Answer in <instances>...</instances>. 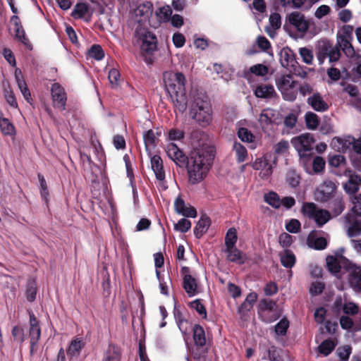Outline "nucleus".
Instances as JSON below:
<instances>
[{
    "mask_svg": "<svg viewBox=\"0 0 361 361\" xmlns=\"http://www.w3.org/2000/svg\"><path fill=\"white\" fill-rule=\"evenodd\" d=\"M314 142L313 135L310 133L302 134L293 137L291 140V144L298 152L300 157H306L310 154L313 149Z\"/></svg>",
    "mask_w": 361,
    "mask_h": 361,
    "instance_id": "nucleus-9",
    "label": "nucleus"
},
{
    "mask_svg": "<svg viewBox=\"0 0 361 361\" xmlns=\"http://www.w3.org/2000/svg\"><path fill=\"white\" fill-rule=\"evenodd\" d=\"M289 327V322L286 318H283L274 326V332L277 336H285Z\"/></svg>",
    "mask_w": 361,
    "mask_h": 361,
    "instance_id": "nucleus-46",
    "label": "nucleus"
},
{
    "mask_svg": "<svg viewBox=\"0 0 361 361\" xmlns=\"http://www.w3.org/2000/svg\"><path fill=\"white\" fill-rule=\"evenodd\" d=\"M344 175L349 176L348 181L344 185V189L346 192L353 194L355 193L359 189V185L361 182V178L359 176L352 174L351 171L345 169Z\"/></svg>",
    "mask_w": 361,
    "mask_h": 361,
    "instance_id": "nucleus-19",
    "label": "nucleus"
},
{
    "mask_svg": "<svg viewBox=\"0 0 361 361\" xmlns=\"http://www.w3.org/2000/svg\"><path fill=\"white\" fill-rule=\"evenodd\" d=\"M300 222L293 219L286 224V228L290 233H296L300 231Z\"/></svg>",
    "mask_w": 361,
    "mask_h": 361,
    "instance_id": "nucleus-63",
    "label": "nucleus"
},
{
    "mask_svg": "<svg viewBox=\"0 0 361 361\" xmlns=\"http://www.w3.org/2000/svg\"><path fill=\"white\" fill-rule=\"evenodd\" d=\"M324 53L327 54L330 62L337 61L341 56L339 49L332 47L329 43H324Z\"/></svg>",
    "mask_w": 361,
    "mask_h": 361,
    "instance_id": "nucleus-38",
    "label": "nucleus"
},
{
    "mask_svg": "<svg viewBox=\"0 0 361 361\" xmlns=\"http://www.w3.org/2000/svg\"><path fill=\"white\" fill-rule=\"evenodd\" d=\"M286 182L292 188H295L300 183V176L293 171H290L286 175Z\"/></svg>",
    "mask_w": 361,
    "mask_h": 361,
    "instance_id": "nucleus-55",
    "label": "nucleus"
},
{
    "mask_svg": "<svg viewBox=\"0 0 361 361\" xmlns=\"http://www.w3.org/2000/svg\"><path fill=\"white\" fill-rule=\"evenodd\" d=\"M88 54L90 57L96 60H102L104 56V53L102 48L97 44L93 45L88 51Z\"/></svg>",
    "mask_w": 361,
    "mask_h": 361,
    "instance_id": "nucleus-50",
    "label": "nucleus"
},
{
    "mask_svg": "<svg viewBox=\"0 0 361 361\" xmlns=\"http://www.w3.org/2000/svg\"><path fill=\"white\" fill-rule=\"evenodd\" d=\"M269 68L263 64H256L250 67L249 71L245 73V78L250 80L251 75L254 74L257 76H264L268 73Z\"/></svg>",
    "mask_w": 361,
    "mask_h": 361,
    "instance_id": "nucleus-34",
    "label": "nucleus"
},
{
    "mask_svg": "<svg viewBox=\"0 0 361 361\" xmlns=\"http://www.w3.org/2000/svg\"><path fill=\"white\" fill-rule=\"evenodd\" d=\"M255 95L261 99H272L276 95L274 86L271 84H260L254 90Z\"/></svg>",
    "mask_w": 361,
    "mask_h": 361,
    "instance_id": "nucleus-18",
    "label": "nucleus"
},
{
    "mask_svg": "<svg viewBox=\"0 0 361 361\" xmlns=\"http://www.w3.org/2000/svg\"><path fill=\"white\" fill-rule=\"evenodd\" d=\"M12 336L15 341L22 343L25 341V334L23 328L20 326H14L12 329Z\"/></svg>",
    "mask_w": 361,
    "mask_h": 361,
    "instance_id": "nucleus-61",
    "label": "nucleus"
},
{
    "mask_svg": "<svg viewBox=\"0 0 361 361\" xmlns=\"http://www.w3.org/2000/svg\"><path fill=\"white\" fill-rule=\"evenodd\" d=\"M307 244L309 247L315 250H324L327 245L326 238L323 237H317L315 234L310 233L307 238Z\"/></svg>",
    "mask_w": 361,
    "mask_h": 361,
    "instance_id": "nucleus-31",
    "label": "nucleus"
},
{
    "mask_svg": "<svg viewBox=\"0 0 361 361\" xmlns=\"http://www.w3.org/2000/svg\"><path fill=\"white\" fill-rule=\"evenodd\" d=\"M268 311H280L276 302L270 300H264L260 302L259 312L267 317Z\"/></svg>",
    "mask_w": 361,
    "mask_h": 361,
    "instance_id": "nucleus-39",
    "label": "nucleus"
},
{
    "mask_svg": "<svg viewBox=\"0 0 361 361\" xmlns=\"http://www.w3.org/2000/svg\"><path fill=\"white\" fill-rule=\"evenodd\" d=\"M237 231L235 228H231L228 230L225 237L226 248L235 247L237 242Z\"/></svg>",
    "mask_w": 361,
    "mask_h": 361,
    "instance_id": "nucleus-42",
    "label": "nucleus"
},
{
    "mask_svg": "<svg viewBox=\"0 0 361 361\" xmlns=\"http://www.w3.org/2000/svg\"><path fill=\"white\" fill-rule=\"evenodd\" d=\"M108 78L109 82L113 87H116L118 85L120 73L117 69L111 68L109 72Z\"/></svg>",
    "mask_w": 361,
    "mask_h": 361,
    "instance_id": "nucleus-58",
    "label": "nucleus"
},
{
    "mask_svg": "<svg viewBox=\"0 0 361 361\" xmlns=\"http://www.w3.org/2000/svg\"><path fill=\"white\" fill-rule=\"evenodd\" d=\"M289 24L300 34L304 35L308 31L311 20L304 14L298 11L290 13L287 16Z\"/></svg>",
    "mask_w": 361,
    "mask_h": 361,
    "instance_id": "nucleus-10",
    "label": "nucleus"
},
{
    "mask_svg": "<svg viewBox=\"0 0 361 361\" xmlns=\"http://www.w3.org/2000/svg\"><path fill=\"white\" fill-rule=\"evenodd\" d=\"M280 62L283 67L293 66L295 58L293 51L288 48H283L280 52Z\"/></svg>",
    "mask_w": 361,
    "mask_h": 361,
    "instance_id": "nucleus-27",
    "label": "nucleus"
},
{
    "mask_svg": "<svg viewBox=\"0 0 361 361\" xmlns=\"http://www.w3.org/2000/svg\"><path fill=\"white\" fill-rule=\"evenodd\" d=\"M299 54L302 61L307 64H311L313 60L312 51L306 47H302L299 49Z\"/></svg>",
    "mask_w": 361,
    "mask_h": 361,
    "instance_id": "nucleus-54",
    "label": "nucleus"
},
{
    "mask_svg": "<svg viewBox=\"0 0 361 361\" xmlns=\"http://www.w3.org/2000/svg\"><path fill=\"white\" fill-rule=\"evenodd\" d=\"M259 317L266 323H271L279 318L280 311H268L267 317L262 315V312H259Z\"/></svg>",
    "mask_w": 361,
    "mask_h": 361,
    "instance_id": "nucleus-59",
    "label": "nucleus"
},
{
    "mask_svg": "<svg viewBox=\"0 0 361 361\" xmlns=\"http://www.w3.org/2000/svg\"><path fill=\"white\" fill-rule=\"evenodd\" d=\"M165 151L169 159L173 160L176 164H184L185 156L179 147L173 142H169L166 145Z\"/></svg>",
    "mask_w": 361,
    "mask_h": 361,
    "instance_id": "nucleus-16",
    "label": "nucleus"
},
{
    "mask_svg": "<svg viewBox=\"0 0 361 361\" xmlns=\"http://www.w3.org/2000/svg\"><path fill=\"white\" fill-rule=\"evenodd\" d=\"M85 343L82 338H75L73 339L67 349L68 356L71 358L79 356L81 350L85 346Z\"/></svg>",
    "mask_w": 361,
    "mask_h": 361,
    "instance_id": "nucleus-25",
    "label": "nucleus"
},
{
    "mask_svg": "<svg viewBox=\"0 0 361 361\" xmlns=\"http://www.w3.org/2000/svg\"><path fill=\"white\" fill-rule=\"evenodd\" d=\"M302 212L309 219L314 220L319 227L324 226L331 218L329 211L318 207L312 202L304 203L302 207Z\"/></svg>",
    "mask_w": 361,
    "mask_h": 361,
    "instance_id": "nucleus-6",
    "label": "nucleus"
},
{
    "mask_svg": "<svg viewBox=\"0 0 361 361\" xmlns=\"http://www.w3.org/2000/svg\"><path fill=\"white\" fill-rule=\"evenodd\" d=\"M14 25V32L16 33V38L21 42L25 45L28 44V39L25 37V31L20 24V19L17 16H13L11 19Z\"/></svg>",
    "mask_w": 361,
    "mask_h": 361,
    "instance_id": "nucleus-24",
    "label": "nucleus"
},
{
    "mask_svg": "<svg viewBox=\"0 0 361 361\" xmlns=\"http://www.w3.org/2000/svg\"><path fill=\"white\" fill-rule=\"evenodd\" d=\"M29 316V338L30 339V353L32 355L37 350V343L41 336V328L34 313L30 312Z\"/></svg>",
    "mask_w": 361,
    "mask_h": 361,
    "instance_id": "nucleus-11",
    "label": "nucleus"
},
{
    "mask_svg": "<svg viewBox=\"0 0 361 361\" xmlns=\"http://www.w3.org/2000/svg\"><path fill=\"white\" fill-rule=\"evenodd\" d=\"M226 259L232 262L243 264L245 260V255L235 247L226 248Z\"/></svg>",
    "mask_w": 361,
    "mask_h": 361,
    "instance_id": "nucleus-26",
    "label": "nucleus"
},
{
    "mask_svg": "<svg viewBox=\"0 0 361 361\" xmlns=\"http://www.w3.org/2000/svg\"><path fill=\"white\" fill-rule=\"evenodd\" d=\"M163 80L166 92L169 93L176 110L180 113L185 111L188 99L185 94V78L181 73L166 71Z\"/></svg>",
    "mask_w": 361,
    "mask_h": 361,
    "instance_id": "nucleus-2",
    "label": "nucleus"
},
{
    "mask_svg": "<svg viewBox=\"0 0 361 361\" xmlns=\"http://www.w3.org/2000/svg\"><path fill=\"white\" fill-rule=\"evenodd\" d=\"M257 295L255 293H250L247 295L240 308L244 310H250L252 307L255 301L257 300Z\"/></svg>",
    "mask_w": 361,
    "mask_h": 361,
    "instance_id": "nucleus-51",
    "label": "nucleus"
},
{
    "mask_svg": "<svg viewBox=\"0 0 361 361\" xmlns=\"http://www.w3.org/2000/svg\"><path fill=\"white\" fill-rule=\"evenodd\" d=\"M307 104L316 111L324 112L328 110L329 105L319 92H314L307 98Z\"/></svg>",
    "mask_w": 361,
    "mask_h": 361,
    "instance_id": "nucleus-17",
    "label": "nucleus"
},
{
    "mask_svg": "<svg viewBox=\"0 0 361 361\" xmlns=\"http://www.w3.org/2000/svg\"><path fill=\"white\" fill-rule=\"evenodd\" d=\"M51 92L54 107L64 110L67 100L64 88L59 83H54L51 87Z\"/></svg>",
    "mask_w": 361,
    "mask_h": 361,
    "instance_id": "nucleus-13",
    "label": "nucleus"
},
{
    "mask_svg": "<svg viewBox=\"0 0 361 361\" xmlns=\"http://www.w3.org/2000/svg\"><path fill=\"white\" fill-rule=\"evenodd\" d=\"M277 158L273 154H266L257 158L252 164V167L259 171V176L262 179H268L273 173L274 168L276 166Z\"/></svg>",
    "mask_w": 361,
    "mask_h": 361,
    "instance_id": "nucleus-7",
    "label": "nucleus"
},
{
    "mask_svg": "<svg viewBox=\"0 0 361 361\" xmlns=\"http://www.w3.org/2000/svg\"><path fill=\"white\" fill-rule=\"evenodd\" d=\"M0 129L4 135L13 137L16 135V128L13 123L0 114Z\"/></svg>",
    "mask_w": 361,
    "mask_h": 361,
    "instance_id": "nucleus-33",
    "label": "nucleus"
},
{
    "mask_svg": "<svg viewBox=\"0 0 361 361\" xmlns=\"http://www.w3.org/2000/svg\"><path fill=\"white\" fill-rule=\"evenodd\" d=\"M348 280L354 290L361 292V267L351 266L348 270Z\"/></svg>",
    "mask_w": 361,
    "mask_h": 361,
    "instance_id": "nucleus-15",
    "label": "nucleus"
},
{
    "mask_svg": "<svg viewBox=\"0 0 361 361\" xmlns=\"http://www.w3.org/2000/svg\"><path fill=\"white\" fill-rule=\"evenodd\" d=\"M264 201L274 208H279L281 205L279 195L274 192H270L264 195Z\"/></svg>",
    "mask_w": 361,
    "mask_h": 361,
    "instance_id": "nucleus-44",
    "label": "nucleus"
},
{
    "mask_svg": "<svg viewBox=\"0 0 361 361\" xmlns=\"http://www.w3.org/2000/svg\"><path fill=\"white\" fill-rule=\"evenodd\" d=\"M191 227V222L186 219H180L176 224H175V229L181 233L187 232Z\"/></svg>",
    "mask_w": 361,
    "mask_h": 361,
    "instance_id": "nucleus-60",
    "label": "nucleus"
},
{
    "mask_svg": "<svg viewBox=\"0 0 361 361\" xmlns=\"http://www.w3.org/2000/svg\"><path fill=\"white\" fill-rule=\"evenodd\" d=\"M190 306L191 308L195 310L197 312V313L203 318L207 317L206 309L200 300H195L191 302Z\"/></svg>",
    "mask_w": 361,
    "mask_h": 361,
    "instance_id": "nucleus-57",
    "label": "nucleus"
},
{
    "mask_svg": "<svg viewBox=\"0 0 361 361\" xmlns=\"http://www.w3.org/2000/svg\"><path fill=\"white\" fill-rule=\"evenodd\" d=\"M27 299L32 302L35 299L36 297V284L34 281H30L27 284L26 290Z\"/></svg>",
    "mask_w": 361,
    "mask_h": 361,
    "instance_id": "nucleus-64",
    "label": "nucleus"
},
{
    "mask_svg": "<svg viewBox=\"0 0 361 361\" xmlns=\"http://www.w3.org/2000/svg\"><path fill=\"white\" fill-rule=\"evenodd\" d=\"M352 39H353L337 37V45L348 57H352L355 54L354 49L351 44Z\"/></svg>",
    "mask_w": 361,
    "mask_h": 361,
    "instance_id": "nucleus-30",
    "label": "nucleus"
},
{
    "mask_svg": "<svg viewBox=\"0 0 361 361\" xmlns=\"http://www.w3.org/2000/svg\"><path fill=\"white\" fill-rule=\"evenodd\" d=\"M172 9L169 6H164L163 7L159 8L158 11L157 12V15L159 19V20L162 22H169L171 17Z\"/></svg>",
    "mask_w": 361,
    "mask_h": 361,
    "instance_id": "nucleus-47",
    "label": "nucleus"
},
{
    "mask_svg": "<svg viewBox=\"0 0 361 361\" xmlns=\"http://www.w3.org/2000/svg\"><path fill=\"white\" fill-rule=\"evenodd\" d=\"M133 42L145 54H152L157 48L155 35L147 29L140 26L135 30Z\"/></svg>",
    "mask_w": 361,
    "mask_h": 361,
    "instance_id": "nucleus-4",
    "label": "nucleus"
},
{
    "mask_svg": "<svg viewBox=\"0 0 361 361\" xmlns=\"http://www.w3.org/2000/svg\"><path fill=\"white\" fill-rule=\"evenodd\" d=\"M214 157V147L209 145H202L191 152L187 164L190 183H199L206 178Z\"/></svg>",
    "mask_w": 361,
    "mask_h": 361,
    "instance_id": "nucleus-1",
    "label": "nucleus"
},
{
    "mask_svg": "<svg viewBox=\"0 0 361 361\" xmlns=\"http://www.w3.org/2000/svg\"><path fill=\"white\" fill-rule=\"evenodd\" d=\"M335 183L329 180H324L314 192L315 199L320 202L327 201L336 190Z\"/></svg>",
    "mask_w": 361,
    "mask_h": 361,
    "instance_id": "nucleus-14",
    "label": "nucleus"
},
{
    "mask_svg": "<svg viewBox=\"0 0 361 361\" xmlns=\"http://www.w3.org/2000/svg\"><path fill=\"white\" fill-rule=\"evenodd\" d=\"M120 351L114 345H109L104 357V361H119Z\"/></svg>",
    "mask_w": 361,
    "mask_h": 361,
    "instance_id": "nucleus-43",
    "label": "nucleus"
},
{
    "mask_svg": "<svg viewBox=\"0 0 361 361\" xmlns=\"http://www.w3.org/2000/svg\"><path fill=\"white\" fill-rule=\"evenodd\" d=\"M334 348L335 344L332 341L325 340L319 346V350L322 354L326 356L331 353Z\"/></svg>",
    "mask_w": 361,
    "mask_h": 361,
    "instance_id": "nucleus-49",
    "label": "nucleus"
},
{
    "mask_svg": "<svg viewBox=\"0 0 361 361\" xmlns=\"http://www.w3.org/2000/svg\"><path fill=\"white\" fill-rule=\"evenodd\" d=\"M15 78L19 90H20L23 97L27 102L31 99L30 92L27 87L26 82L23 77L22 73L20 69H16Z\"/></svg>",
    "mask_w": 361,
    "mask_h": 361,
    "instance_id": "nucleus-23",
    "label": "nucleus"
},
{
    "mask_svg": "<svg viewBox=\"0 0 361 361\" xmlns=\"http://www.w3.org/2000/svg\"><path fill=\"white\" fill-rule=\"evenodd\" d=\"M193 338L196 345L203 346L206 343L205 334L203 328L200 325L193 327Z\"/></svg>",
    "mask_w": 361,
    "mask_h": 361,
    "instance_id": "nucleus-37",
    "label": "nucleus"
},
{
    "mask_svg": "<svg viewBox=\"0 0 361 361\" xmlns=\"http://www.w3.org/2000/svg\"><path fill=\"white\" fill-rule=\"evenodd\" d=\"M354 27L353 25H343L340 32H338L337 37L353 39V32Z\"/></svg>",
    "mask_w": 361,
    "mask_h": 361,
    "instance_id": "nucleus-62",
    "label": "nucleus"
},
{
    "mask_svg": "<svg viewBox=\"0 0 361 361\" xmlns=\"http://www.w3.org/2000/svg\"><path fill=\"white\" fill-rule=\"evenodd\" d=\"M281 262L283 266L291 268L295 263V257L291 251L286 250L281 254Z\"/></svg>",
    "mask_w": 361,
    "mask_h": 361,
    "instance_id": "nucleus-40",
    "label": "nucleus"
},
{
    "mask_svg": "<svg viewBox=\"0 0 361 361\" xmlns=\"http://www.w3.org/2000/svg\"><path fill=\"white\" fill-rule=\"evenodd\" d=\"M336 256H328L326 257V264L329 271L337 278L340 277V260L343 259L341 254L336 253Z\"/></svg>",
    "mask_w": 361,
    "mask_h": 361,
    "instance_id": "nucleus-21",
    "label": "nucleus"
},
{
    "mask_svg": "<svg viewBox=\"0 0 361 361\" xmlns=\"http://www.w3.org/2000/svg\"><path fill=\"white\" fill-rule=\"evenodd\" d=\"M330 145L334 150L340 152H346L351 148L355 152H361V139L355 140L350 135L345 137H336L331 140Z\"/></svg>",
    "mask_w": 361,
    "mask_h": 361,
    "instance_id": "nucleus-8",
    "label": "nucleus"
},
{
    "mask_svg": "<svg viewBox=\"0 0 361 361\" xmlns=\"http://www.w3.org/2000/svg\"><path fill=\"white\" fill-rule=\"evenodd\" d=\"M233 151L235 153L238 162L245 161L247 158V151L246 148L240 142H235L233 145Z\"/></svg>",
    "mask_w": 361,
    "mask_h": 361,
    "instance_id": "nucleus-35",
    "label": "nucleus"
},
{
    "mask_svg": "<svg viewBox=\"0 0 361 361\" xmlns=\"http://www.w3.org/2000/svg\"><path fill=\"white\" fill-rule=\"evenodd\" d=\"M238 137L243 142H252L254 139V135L247 128H240L238 131Z\"/></svg>",
    "mask_w": 361,
    "mask_h": 361,
    "instance_id": "nucleus-56",
    "label": "nucleus"
},
{
    "mask_svg": "<svg viewBox=\"0 0 361 361\" xmlns=\"http://www.w3.org/2000/svg\"><path fill=\"white\" fill-rule=\"evenodd\" d=\"M210 219L206 215H202L198 221L194 229V233L197 238H200L206 233L210 226Z\"/></svg>",
    "mask_w": 361,
    "mask_h": 361,
    "instance_id": "nucleus-28",
    "label": "nucleus"
},
{
    "mask_svg": "<svg viewBox=\"0 0 361 361\" xmlns=\"http://www.w3.org/2000/svg\"><path fill=\"white\" fill-rule=\"evenodd\" d=\"M190 114L202 126H206L212 121V107L207 99L199 97L194 99L190 105Z\"/></svg>",
    "mask_w": 361,
    "mask_h": 361,
    "instance_id": "nucleus-3",
    "label": "nucleus"
},
{
    "mask_svg": "<svg viewBox=\"0 0 361 361\" xmlns=\"http://www.w3.org/2000/svg\"><path fill=\"white\" fill-rule=\"evenodd\" d=\"M345 227L349 237L357 236L361 234V227H360L357 220L350 214L345 216Z\"/></svg>",
    "mask_w": 361,
    "mask_h": 361,
    "instance_id": "nucleus-20",
    "label": "nucleus"
},
{
    "mask_svg": "<svg viewBox=\"0 0 361 361\" xmlns=\"http://www.w3.org/2000/svg\"><path fill=\"white\" fill-rule=\"evenodd\" d=\"M274 113L272 110L265 109L259 115V122L263 129H267L272 123Z\"/></svg>",
    "mask_w": 361,
    "mask_h": 361,
    "instance_id": "nucleus-36",
    "label": "nucleus"
},
{
    "mask_svg": "<svg viewBox=\"0 0 361 361\" xmlns=\"http://www.w3.org/2000/svg\"><path fill=\"white\" fill-rule=\"evenodd\" d=\"M174 317L180 331L182 334H186L190 329L189 322L183 318L182 314L178 310L174 312Z\"/></svg>",
    "mask_w": 361,
    "mask_h": 361,
    "instance_id": "nucleus-41",
    "label": "nucleus"
},
{
    "mask_svg": "<svg viewBox=\"0 0 361 361\" xmlns=\"http://www.w3.org/2000/svg\"><path fill=\"white\" fill-rule=\"evenodd\" d=\"M143 140L145 145L146 151L149 156L151 157V151L154 149L156 145L157 136L154 130H149L144 133Z\"/></svg>",
    "mask_w": 361,
    "mask_h": 361,
    "instance_id": "nucleus-32",
    "label": "nucleus"
},
{
    "mask_svg": "<svg viewBox=\"0 0 361 361\" xmlns=\"http://www.w3.org/2000/svg\"><path fill=\"white\" fill-rule=\"evenodd\" d=\"M350 202L352 204L350 207L351 212L355 216H361V195L352 196Z\"/></svg>",
    "mask_w": 361,
    "mask_h": 361,
    "instance_id": "nucleus-45",
    "label": "nucleus"
},
{
    "mask_svg": "<svg viewBox=\"0 0 361 361\" xmlns=\"http://www.w3.org/2000/svg\"><path fill=\"white\" fill-rule=\"evenodd\" d=\"M329 163L334 167H342L345 166L346 161L343 156L337 154L331 157Z\"/></svg>",
    "mask_w": 361,
    "mask_h": 361,
    "instance_id": "nucleus-53",
    "label": "nucleus"
},
{
    "mask_svg": "<svg viewBox=\"0 0 361 361\" xmlns=\"http://www.w3.org/2000/svg\"><path fill=\"white\" fill-rule=\"evenodd\" d=\"M305 122L308 129L314 130L319 125V118L313 112H307L305 115Z\"/></svg>",
    "mask_w": 361,
    "mask_h": 361,
    "instance_id": "nucleus-48",
    "label": "nucleus"
},
{
    "mask_svg": "<svg viewBox=\"0 0 361 361\" xmlns=\"http://www.w3.org/2000/svg\"><path fill=\"white\" fill-rule=\"evenodd\" d=\"M151 166L155 174L157 179L164 180L165 178V173L163 169L162 159L158 155L151 157Z\"/></svg>",
    "mask_w": 361,
    "mask_h": 361,
    "instance_id": "nucleus-22",
    "label": "nucleus"
},
{
    "mask_svg": "<svg viewBox=\"0 0 361 361\" xmlns=\"http://www.w3.org/2000/svg\"><path fill=\"white\" fill-rule=\"evenodd\" d=\"M181 273L183 275V288L190 297L195 296L200 292L197 280L190 274L188 267H183Z\"/></svg>",
    "mask_w": 361,
    "mask_h": 361,
    "instance_id": "nucleus-12",
    "label": "nucleus"
},
{
    "mask_svg": "<svg viewBox=\"0 0 361 361\" xmlns=\"http://www.w3.org/2000/svg\"><path fill=\"white\" fill-rule=\"evenodd\" d=\"M276 84L279 90L281 92H285L289 87L295 86L297 82L293 80L290 75H284L276 80Z\"/></svg>",
    "mask_w": 361,
    "mask_h": 361,
    "instance_id": "nucleus-29",
    "label": "nucleus"
},
{
    "mask_svg": "<svg viewBox=\"0 0 361 361\" xmlns=\"http://www.w3.org/2000/svg\"><path fill=\"white\" fill-rule=\"evenodd\" d=\"M283 95V97L285 100L287 101H294L298 94V87L297 85L295 86L289 87L288 89L286 90L285 92H281Z\"/></svg>",
    "mask_w": 361,
    "mask_h": 361,
    "instance_id": "nucleus-52",
    "label": "nucleus"
},
{
    "mask_svg": "<svg viewBox=\"0 0 361 361\" xmlns=\"http://www.w3.org/2000/svg\"><path fill=\"white\" fill-rule=\"evenodd\" d=\"M95 12L99 14L104 13V8L98 0H90V3L79 1L74 6L71 15L75 18H85L89 21Z\"/></svg>",
    "mask_w": 361,
    "mask_h": 361,
    "instance_id": "nucleus-5",
    "label": "nucleus"
}]
</instances>
